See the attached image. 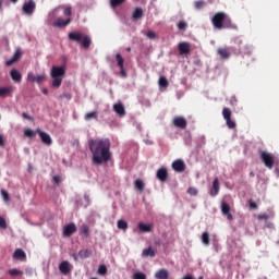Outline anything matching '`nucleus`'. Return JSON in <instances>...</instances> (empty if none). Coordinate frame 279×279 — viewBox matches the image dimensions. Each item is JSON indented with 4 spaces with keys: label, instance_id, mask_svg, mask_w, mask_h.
Here are the masks:
<instances>
[{
    "label": "nucleus",
    "instance_id": "20",
    "mask_svg": "<svg viewBox=\"0 0 279 279\" xmlns=\"http://www.w3.org/2000/svg\"><path fill=\"white\" fill-rule=\"evenodd\" d=\"M71 17H68L66 20L62 17H58L56 22L53 23L54 27H66V25H70Z\"/></svg>",
    "mask_w": 279,
    "mask_h": 279
},
{
    "label": "nucleus",
    "instance_id": "4",
    "mask_svg": "<svg viewBox=\"0 0 279 279\" xmlns=\"http://www.w3.org/2000/svg\"><path fill=\"white\" fill-rule=\"evenodd\" d=\"M64 75H66L64 66H52L50 77L52 78L53 88H60V86H62V77H64Z\"/></svg>",
    "mask_w": 279,
    "mask_h": 279
},
{
    "label": "nucleus",
    "instance_id": "49",
    "mask_svg": "<svg viewBox=\"0 0 279 279\" xmlns=\"http://www.w3.org/2000/svg\"><path fill=\"white\" fill-rule=\"evenodd\" d=\"M187 193H189V195H192L195 197V195H197V189L189 187Z\"/></svg>",
    "mask_w": 279,
    "mask_h": 279
},
{
    "label": "nucleus",
    "instance_id": "11",
    "mask_svg": "<svg viewBox=\"0 0 279 279\" xmlns=\"http://www.w3.org/2000/svg\"><path fill=\"white\" fill-rule=\"evenodd\" d=\"M77 232V226L75 223L70 222L63 228V236H73Z\"/></svg>",
    "mask_w": 279,
    "mask_h": 279
},
{
    "label": "nucleus",
    "instance_id": "53",
    "mask_svg": "<svg viewBox=\"0 0 279 279\" xmlns=\"http://www.w3.org/2000/svg\"><path fill=\"white\" fill-rule=\"evenodd\" d=\"M23 119H26L27 121H34V118L32 116L27 114V112L22 113Z\"/></svg>",
    "mask_w": 279,
    "mask_h": 279
},
{
    "label": "nucleus",
    "instance_id": "18",
    "mask_svg": "<svg viewBox=\"0 0 279 279\" xmlns=\"http://www.w3.org/2000/svg\"><path fill=\"white\" fill-rule=\"evenodd\" d=\"M240 53H252V46L244 44L243 40L238 41Z\"/></svg>",
    "mask_w": 279,
    "mask_h": 279
},
{
    "label": "nucleus",
    "instance_id": "31",
    "mask_svg": "<svg viewBox=\"0 0 279 279\" xmlns=\"http://www.w3.org/2000/svg\"><path fill=\"white\" fill-rule=\"evenodd\" d=\"M201 240L206 246L210 245V233L208 231L203 232Z\"/></svg>",
    "mask_w": 279,
    "mask_h": 279
},
{
    "label": "nucleus",
    "instance_id": "39",
    "mask_svg": "<svg viewBox=\"0 0 279 279\" xmlns=\"http://www.w3.org/2000/svg\"><path fill=\"white\" fill-rule=\"evenodd\" d=\"M98 274L99 276H106V274H108V267H106V265H100L98 268Z\"/></svg>",
    "mask_w": 279,
    "mask_h": 279
},
{
    "label": "nucleus",
    "instance_id": "38",
    "mask_svg": "<svg viewBox=\"0 0 279 279\" xmlns=\"http://www.w3.org/2000/svg\"><path fill=\"white\" fill-rule=\"evenodd\" d=\"M123 3H125V0H110L111 8H119Z\"/></svg>",
    "mask_w": 279,
    "mask_h": 279
},
{
    "label": "nucleus",
    "instance_id": "17",
    "mask_svg": "<svg viewBox=\"0 0 279 279\" xmlns=\"http://www.w3.org/2000/svg\"><path fill=\"white\" fill-rule=\"evenodd\" d=\"M219 179L216 178L213 182V187L209 190V195L211 197H217V195H219Z\"/></svg>",
    "mask_w": 279,
    "mask_h": 279
},
{
    "label": "nucleus",
    "instance_id": "60",
    "mask_svg": "<svg viewBox=\"0 0 279 279\" xmlns=\"http://www.w3.org/2000/svg\"><path fill=\"white\" fill-rule=\"evenodd\" d=\"M11 3H19V0H10Z\"/></svg>",
    "mask_w": 279,
    "mask_h": 279
},
{
    "label": "nucleus",
    "instance_id": "28",
    "mask_svg": "<svg viewBox=\"0 0 279 279\" xmlns=\"http://www.w3.org/2000/svg\"><path fill=\"white\" fill-rule=\"evenodd\" d=\"M134 21H141L143 19V9L136 8L132 14Z\"/></svg>",
    "mask_w": 279,
    "mask_h": 279
},
{
    "label": "nucleus",
    "instance_id": "10",
    "mask_svg": "<svg viewBox=\"0 0 279 279\" xmlns=\"http://www.w3.org/2000/svg\"><path fill=\"white\" fill-rule=\"evenodd\" d=\"M172 169L177 173H183V171H186V163L182 159H177L172 162Z\"/></svg>",
    "mask_w": 279,
    "mask_h": 279
},
{
    "label": "nucleus",
    "instance_id": "19",
    "mask_svg": "<svg viewBox=\"0 0 279 279\" xmlns=\"http://www.w3.org/2000/svg\"><path fill=\"white\" fill-rule=\"evenodd\" d=\"M10 75L15 84H20L21 80H23V74L16 69H12Z\"/></svg>",
    "mask_w": 279,
    "mask_h": 279
},
{
    "label": "nucleus",
    "instance_id": "2",
    "mask_svg": "<svg viewBox=\"0 0 279 279\" xmlns=\"http://www.w3.org/2000/svg\"><path fill=\"white\" fill-rule=\"evenodd\" d=\"M215 29H236V24L225 12H218L211 17Z\"/></svg>",
    "mask_w": 279,
    "mask_h": 279
},
{
    "label": "nucleus",
    "instance_id": "63",
    "mask_svg": "<svg viewBox=\"0 0 279 279\" xmlns=\"http://www.w3.org/2000/svg\"><path fill=\"white\" fill-rule=\"evenodd\" d=\"M198 279H204V277H203V276H201Z\"/></svg>",
    "mask_w": 279,
    "mask_h": 279
},
{
    "label": "nucleus",
    "instance_id": "27",
    "mask_svg": "<svg viewBox=\"0 0 279 279\" xmlns=\"http://www.w3.org/2000/svg\"><path fill=\"white\" fill-rule=\"evenodd\" d=\"M137 228L140 232H151V225H146L145 222H140Z\"/></svg>",
    "mask_w": 279,
    "mask_h": 279
},
{
    "label": "nucleus",
    "instance_id": "25",
    "mask_svg": "<svg viewBox=\"0 0 279 279\" xmlns=\"http://www.w3.org/2000/svg\"><path fill=\"white\" fill-rule=\"evenodd\" d=\"M155 278L156 279H169V270H167V269H159L155 274Z\"/></svg>",
    "mask_w": 279,
    "mask_h": 279
},
{
    "label": "nucleus",
    "instance_id": "3",
    "mask_svg": "<svg viewBox=\"0 0 279 279\" xmlns=\"http://www.w3.org/2000/svg\"><path fill=\"white\" fill-rule=\"evenodd\" d=\"M68 38L73 43H81L83 49H90V45H93V39H90V36L84 35L80 32L69 33Z\"/></svg>",
    "mask_w": 279,
    "mask_h": 279
},
{
    "label": "nucleus",
    "instance_id": "16",
    "mask_svg": "<svg viewBox=\"0 0 279 279\" xmlns=\"http://www.w3.org/2000/svg\"><path fill=\"white\" fill-rule=\"evenodd\" d=\"M157 179L161 182H167L169 180V171H167V168H160L157 170Z\"/></svg>",
    "mask_w": 279,
    "mask_h": 279
},
{
    "label": "nucleus",
    "instance_id": "12",
    "mask_svg": "<svg viewBox=\"0 0 279 279\" xmlns=\"http://www.w3.org/2000/svg\"><path fill=\"white\" fill-rule=\"evenodd\" d=\"M221 213L223 217H227L228 221H234V216L230 213V205L226 202H221Z\"/></svg>",
    "mask_w": 279,
    "mask_h": 279
},
{
    "label": "nucleus",
    "instance_id": "22",
    "mask_svg": "<svg viewBox=\"0 0 279 279\" xmlns=\"http://www.w3.org/2000/svg\"><path fill=\"white\" fill-rule=\"evenodd\" d=\"M14 93V87H0V97H8V95H12Z\"/></svg>",
    "mask_w": 279,
    "mask_h": 279
},
{
    "label": "nucleus",
    "instance_id": "15",
    "mask_svg": "<svg viewBox=\"0 0 279 279\" xmlns=\"http://www.w3.org/2000/svg\"><path fill=\"white\" fill-rule=\"evenodd\" d=\"M59 271H60V274H62L63 276H69V274H71V263H69V260H63V262L59 265Z\"/></svg>",
    "mask_w": 279,
    "mask_h": 279
},
{
    "label": "nucleus",
    "instance_id": "9",
    "mask_svg": "<svg viewBox=\"0 0 279 279\" xmlns=\"http://www.w3.org/2000/svg\"><path fill=\"white\" fill-rule=\"evenodd\" d=\"M172 123L174 128H179V130H186V125H189V122L184 117H174Z\"/></svg>",
    "mask_w": 279,
    "mask_h": 279
},
{
    "label": "nucleus",
    "instance_id": "54",
    "mask_svg": "<svg viewBox=\"0 0 279 279\" xmlns=\"http://www.w3.org/2000/svg\"><path fill=\"white\" fill-rule=\"evenodd\" d=\"M52 180H53L54 184H60V182H62V180L60 179V175H54L52 178Z\"/></svg>",
    "mask_w": 279,
    "mask_h": 279
},
{
    "label": "nucleus",
    "instance_id": "21",
    "mask_svg": "<svg viewBox=\"0 0 279 279\" xmlns=\"http://www.w3.org/2000/svg\"><path fill=\"white\" fill-rule=\"evenodd\" d=\"M113 110L119 117H125V107H123V104L113 105Z\"/></svg>",
    "mask_w": 279,
    "mask_h": 279
},
{
    "label": "nucleus",
    "instance_id": "50",
    "mask_svg": "<svg viewBox=\"0 0 279 279\" xmlns=\"http://www.w3.org/2000/svg\"><path fill=\"white\" fill-rule=\"evenodd\" d=\"M27 80H28V82H36V75H34V73L29 72L27 74Z\"/></svg>",
    "mask_w": 279,
    "mask_h": 279
},
{
    "label": "nucleus",
    "instance_id": "5",
    "mask_svg": "<svg viewBox=\"0 0 279 279\" xmlns=\"http://www.w3.org/2000/svg\"><path fill=\"white\" fill-rule=\"evenodd\" d=\"M259 158L267 169H274V165H276V157H274L272 154L267 150H262L259 153Z\"/></svg>",
    "mask_w": 279,
    "mask_h": 279
},
{
    "label": "nucleus",
    "instance_id": "58",
    "mask_svg": "<svg viewBox=\"0 0 279 279\" xmlns=\"http://www.w3.org/2000/svg\"><path fill=\"white\" fill-rule=\"evenodd\" d=\"M43 93H44V95H49V89L44 88V89H43Z\"/></svg>",
    "mask_w": 279,
    "mask_h": 279
},
{
    "label": "nucleus",
    "instance_id": "41",
    "mask_svg": "<svg viewBox=\"0 0 279 279\" xmlns=\"http://www.w3.org/2000/svg\"><path fill=\"white\" fill-rule=\"evenodd\" d=\"M189 27V24H186V22L181 21L178 23V29H180L181 32H185V29Z\"/></svg>",
    "mask_w": 279,
    "mask_h": 279
},
{
    "label": "nucleus",
    "instance_id": "43",
    "mask_svg": "<svg viewBox=\"0 0 279 279\" xmlns=\"http://www.w3.org/2000/svg\"><path fill=\"white\" fill-rule=\"evenodd\" d=\"M146 36L149 38V40H156V38H158V35L154 31L147 32Z\"/></svg>",
    "mask_w": 279,
    "mask_h": 279
},
{
    "label": "nucleus",
    "instance_id": "26",
    "mask_svg": "<svg viewBox=\"0 0 279 279\" xmlns=\"http://www.w3.org/2000/svg\"><path fill=\"white\" fill-rule=\"evenodd\" d=\"M80 234L84 236L85 239H88L90 236V228L87 225H82L80 229Z\"/></svg>",
    "mask_w": 279,
    "mask_h": 279
},
{
    "label": "nucleus",
    "instance_id": "24",
    "mask_svg": "<svg viewBox=\"0 0 279 279\" xmlns=\"http://www.w3.org/2000/svg\"><path fill=\"white\" fill-rule=\"evenodd\" d=\"M217 53L222 60H228V58H230V50L228 48H218Z\"/></svg>",
    "mask_w": 279,
    "mask_h": 279
},
{
    "label": "nucleus",
    "instance_id": "34",
    "mask_svg": "<svg viewBox=\"0 0 279 279\" xmlns=\"http://www.w3.org/2000/svg\"><path fill=\"white\" fill-rule=\"evenodd\" d=\"M116 60H117V62H118L119 69H123V64H124L125 60L123 59V57L121 56V53H117V54H116Z\"/></svg>",
    "mask_w": 279,
    "mask_h": 279
},
{
    "label": "nucleus",
    "instance_id": "29",
    "mask_svg": "<svg viewBox=\"0 0 279 279\" xmlns=\"http://www.w3.org/2000/svg\"><path fill=\"white\" fill-rule=\"evenodd\" d=\"M142 256H149L150 258H154L156 256V251L151 246L148 248H144L142 252Z\"/></svg>",
    "mask_w": 279,
    "mask_h": 279
},
{
    "label": "nucleus",
    "instance_id": "51",
    "mask_svg": "<svg viewBox=\"0 0 279 279\" xmlns=\"http://www.w3.org/2000/svg\"><path fill=\"white\" fill-rule=\"evenodd\" d=\"M257 219H259V221H263V220L267 221V219H269V216L266 214H260L257 216Z\"/></svg>",
    "mask_w": 279,
    "mask_h": 279
},
{
    "label": "nucleus",
    "instance_id": "23",
    "mask_svg": "<svg viewBox=\"0 0 279 279\" xmlns=\"http://www.w3.org/2000/svg\"><path fill=\"white\" fill-rule=\"evenodd\" d=\"M13 258H16L17 260H23L27 258V255L25 254V251H23L22 248H16L13 253Z\"/></svg>",
    "mask_w": 279,
    "mask_h": 279
},
{
    "label": "nucleus",
    "instance_id": "59",
    "mask_svg": "<svg viewBox=\"0 0 279 279\" xmlns=\"http://www.w3.org/2000/svg\"><path fill=\"white\" fill-rule=\"evenodd\" d=\"M3 8V0H0V10Z\"/></svg>",
    "mask_w": 279,
    "mask_h": 279
},
{
    "label": "nucleus",
    "instance_id": "6",
    "mask_svg": "<svg viewBox=\"0 0 279 279\" xmlns=\"http://www.w3.org/2000/svg\"><path fill=\"white\" fill-rule=\"evenodd\" d=\"M222 117H223L229 130H234V128H236V122H234V120H232V110H230V108L225 107L222 109Z\"/></svg>",
    "mask_w": 279,
    "mask_h": 279
},
{
    "label": "nucleus",
    "instance_id": "47",
    "mask_svg": "<svg viewBox=\"0 0 279 279\" xmlns=\"http://www.w3.org/2000/svg\"><path fill=\"white\" fill-rule=\"evenodd\" d=\"M64 16H71V14H73L72 12V8L71 7H66L63 11Z\"/></svg>",
    "mask_w": 279,
    "mask_h": 279
},
{
    "label": "nucleus",
    "instance_id": "7",
    "mask_svg": "<svg viewBox=\"0 0 279 279\" xmlns=\"http://www.w3.org/2000/svg\"><path fill=\"white\" fill-rule=\"evenodd\" d=\"M37 134H39L40 141L44 145H47L48 147H50V145L53 144V140H51V135H49V133L37 129L36 130Z\"/></svg>",
    "mask_w": 279,
    "mask_h": 279
},
{
    "label": "nucleus",
    "instance_id": "62",
    "mask_svg": "<svg viewBox=\"0 0 279 279\" xmlns=\"http://www.w3.org/2000/svg\"><path fill=\"white\" fill-rule=\"evenodd\" d=\"M90 279H98L97 277H93V278H90Z\"/></svg>",
    "mask_w": 279,
    "mask_h": 279
},
{
    "label": "nucleus",
    "instance_id": "44",
    "mask_svg": "<svg viewBox=\"0 0 279 279\" xmlns=\"http://www.w3.org/2000/svg\"><path fill=\"white\" fill-rule=\"evenodd\" d=\"M9 274H10V276H23V271L16 269V268L9 270Z\"/></svg>",
    "mask_w": 279,
    "mask_h": 279
},
{
    "label": "nucleus",
    "instance_id": "33",
    "mask_svg": "<svg viewBox=\"0 0 279 279\" xmlns=\"http://www.w3.org/2000/svg\"><path fill=\"white\" fill-rule=\"evenodd\" d=\"M36 134H38V132H36L32 129L24 130V136H26V138H34V136H36Z\"/></svg>",
    "mask_w": 279,
    "mask_h": 279
},
{
    "label": "nucleus",
    "instance_id": "13",
    "mask_svg": "<svg viewBox=\"0 0 279 279\" xmlns=\"http://www.w3.org/2000/svg\"><path fill=\"white\" fill-rule=\"evenodd\" d=\"M23 58V51L21 48H17L16 51L14 52L13 57L5 61V66H12L15 62H19Z\"/></svg>",
    "mask_w": 279,
    "mask_h": 279
},
{
    "label": "nucleus",
    "instance_id": "55",
    "mask_svg": "<svg viewBox=\"0 0 279 279\" xmlns=\"http://www.w3.org/2000/svg\"><path fill=\"white\" fill-rule=\"evenodd\" d=\"M5 146V138L3 137V135H0V147H4Z\"/></svg>",
    "mask_w": 279,
    "mask_h": 279
},
{
    "label": "nucleus",
    "instance_id": "32",
    "mask_svg": "<svg viewBox=\"0 0 279 279\" xmlns=\"http://www.w3.org/2000/svg\"><path fill=\"white\" fill-rule=\"evenodd\" d=\"M99 117V112L92 111L85 114V121H93V119H97Z\"/></svg>",
    "mask_w": 279,
    "mask_h": 279
},
{
    "label": "nucleus",
    "instance_id": "52",
    "mask_svg": "<svg viewBox=\"0 0 279 279\" xmlns=\"http://www.w3.org/2000/svg\"><path fill=\"white\" fill-rule=\"evenodd\" d=\"M250 208H253V210H257L258 204H256L254 201H250Z\"/></svg>",
    "mask_w": 279,
    "mask_h": 279
},
{
    "label": "nucleus",
    "instance_id": "30",
    "mask_svg": "<svg viewBox=\"0 0 279 279\" xmlns=\"http://www.w3.org/2000/svg\"><path fill=\"white\" fill-rule=\"evenodd\" d=\"M134 186L137 191H140V193H143V191H145V182H143V180L141 179L135 180Z\"/></svg>",
    "mask_w": 279,
    "mask_h": 279
},
{
    "label": "nucleus",
    "instance_id": "46",
    "mask_svg": "<svg viewBox=\"0 0 279 279\" xmlns=\"http://www.w3.org/2000/svg\"><path fill=\"white\" fill-rule=\"evenodd\" d=\"M1 195H2V197L4 199V202H10V194L8 193V191L2 190L1 191Z\"/></svg>",
    "mask_w": 279,
    "mask_h": 279
},
{
    "label": "nucleus",
    "instance_id": "1",
    "mask_svg": "<svg viewBox=\"0 0 279 279\" xmlns=\"http://www.w3.org/2000/svg\"><path fill=\"white\" fill-rule=\"evenodd\" d=\"M89 151L92 154V162L97 167L106 165L112 160V143L110 138H95L88 141Z\"/></svg>",
    "mask_w": 279,
    "mask_h": 279
},
{
    "label": "nucleus",
    "instance_id": "56",
    "mask_svg": "<svg viewBox=\"0 0 279 279\" xmlns=\"http://www.w3.org/2000/svg\"><path fill=\"white\" fill-rule=\"evenodd\" d=\"M122 77H128V72H125V69H120Z\"/></svg>",
    "mask_w": 279,
    "mask_h": 279
},
{
    "label": "nucleus",
    "instance_id": "42",
    "mask_svg": "<svg viewBox=\"0 0 279 279\" xmlns=\"http://www.w3.org/2000/svg\"><path fill=\"white\" fill-rule=\"evenodd\" d=\"M133 279H147V275L144 272L137 271L133 275Z\"/></svg>",
    "mask_w": 279,
    "mask_h": 279
},
{
    "label": "nucleus",
    "instance_id": "36",
    "mask_svg": "<svg viewBox=\"0 0 279 279\" xmlns=\"http://www.w3.org/2000/svg\"><path fill=\"white\" fill-rule=\"evenodd\" d=\"M159 86H160L161 88H167V86H169V81L167 80V77L161 76V77L159 78Z\"/></svg>",
    "mask_w": 279,
    "mask_h": 279
},
{
    "label": "nucleus",
    "instance_id": "57",
    "mask_svg": "<svg viewBox=\"0 0 279 279\" xmlns=\"http://www.w3.org/2000/svg\"><path fill=\"white\" fill-rule=\"evenodd\" d=\"M182 279H195L193 275H185Z\"/></svg>",
    "mask_w": 279,
    "mask_h": 279
},
{
    "label": "nucleus",
    "instance_id": "14",
    "mask_svg": "<svg viewBox=\"0 0 279 279\" xmlns=\"http://www.w3.org/2000/svg\"><path fill=\"white\" fill-rule=\"evenodd\" d=\"M178 49L180 56H189L191 53V44L186 41L179 43Z\"/></svg>",
    "mask_w": 279,
    "mask_h": 279
},
{
    "label": "nucleus",
    "instance_id": "40",
    "mask_svg": "<svg viewBox=\"0 0 279 279\" xmlns=\"http://www.w3.org/2000/svg\"><path fill=\"white\" fill-rule=\"evenodd\" d=\"M47 80V74H40L36 76V84H43Z\"/></svg>",
    "mask_w": 279,
    "mask_h": 279
},
{
    "label": "nucleus",
    "instance_id": "64",
    "mask_svg": "<svg viewBox=\"0 0 279 279\" xmlns=\"http://www.w3.org/2000/svg\"><path fill=\"white\" fill-rule=\"evenodd\" d=\"M85 199H88V196H87V195H85Z\"/></svg>",
    "mask_w": 279,
    "mask_h": 279
},
{
    "label": "nucleus",
    "instance_id": "37",
    "mask_svg": "<svg viewBox=\"0 0 279 279\" xmlns=\"http://www.w3.org/2000/svg\"><path fill=\"white\" fill-rule=\"evenodd\" d=\"M78 256L81 258H89L90 257V251L82 250V251L78 252Z\"/></svg>",
    "mask_w": 279,
    "mask_h": 279
},
{
    "label": "nucleus",
    "instance_id": "45",
    "mask_svg": "<svg viewBox=\"0 0 279 279\" xmlns=\"http://www.w3.org/2000/svg\"><path fill=\"white\" fill-rule=\"evenodd\" d=\"M0 228H2V230H5L8 228V222H5V218L0 216Z\"/></svg>",
    "mask_w": 279,
    "mask_h": 279
},
{
    "label": "nucleus",
    "instance_id": "48",
    "mask_svg": "<svg viewBox=\"0 0 279 279\" xmlns=\"http://www.w3.org/2000/svg\"><path fill=\"white\" fill-rule=\"evenodd\" d=\"M204 8V0H199L195 2V9L196 10H202Z\"/></svg>",
    "mask_w": 279,
    "mask_h": 279
},
{
    "label": "nucleus",
    "instance_id": "61",
    "mask_svg": "<svg viewBox=\"0 0 279 279\" xmlns=\"http://www.w3.org/2000/svg\"><path fill=\"white\" fill-rule=\"evenodd\" d=\"M126 51H132V48L131 47L126 48Z\"/></svg>",
    "mask_w": 279,
    "mask_h": 279
},
{
    "label": "nucleus",
    "instance_id": "35",
    "mask_svg": "<svg viewBox=\"0 0 279 279\" xmlns=\"http://www.w3.org/2000/svg\"><path fill=\"white\" fill-rule=\"evenodd\" d=\"M117 226L119 230H128V221L125 220H118Z\"/></svg>",
    "mask_w": 279,
    "mask_h": 279
},
{
    "label": "nucleus",
    "instance_id": "8",
    "mask_svg": "<svg viewBox=\"0 0 279 279\" xmlns=\"http://www.w3.org/2000/svg\"><path fill=\"white\" fill-rule=\"evenodd\" d=\"M24 14H27V16H32L36 10V2L34 0H29L28 2H25L22 8Z\"/></svg>",
    "mask_w": 279,
    "mask_h": 279
}]
</instances>
